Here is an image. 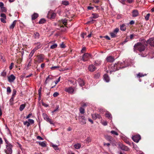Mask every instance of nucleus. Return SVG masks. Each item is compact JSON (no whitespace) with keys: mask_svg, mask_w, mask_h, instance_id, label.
I'll list each match as a JSON object with an SVG mask.
<instances>
[{"mask_svg":"<svg viewBox=\"0 0 154 154\" xmlns=\"http://www.w3.org/2000/svg\"><path fill=\"white\" fill-rule=\"evenodd\" d=\"M144 39L141 41V42L137 43L134 45V51L136 50H138L140 51H144L146 45V42H144Z\"/></svg>","mask_w":154,"mask_h":154,"instance_id":"f257e3e1","label":"nucleus"},{"mask_svg":"<svg viewBox=\"0 0 154 154\" xmlns=\"http://www.w3.org/2000/svg\"><path fill=\"white\" fill-rule=\"evenodd\" d=\"M78 118L80 124L84 125L86 123V119L83 115H81V114H79Z\"/></svg>","mask_w":154,"mask_h":154,"instance_id":"f03ea898","label":"nucleus"},{"mask_svg":"<svg viewBox=\"0 0 154 154\" xmlns=\"http://www.w3.org/2000/svg\"><path fill=\"white\" fill-rule=\"evenodd\" d=\"M12 146L11 144L6 145L5 152L6 154H11L12 152Z\"/></svg>","mask_w":154,"mask_h":154,"instance_id":"7ed1b4c3","label":"nucleus"},{"mask_svg":"<svg viewBox=\"0 0 154 154\" xmlns=\"http://www.w3.org/2000/svg\"><path fill=\"white\" fill-rule=\"evenodd\" d=\"M90 58H92V56L90 54L88 53L84 54L83 57L82 59L84 61H88Z\"/></svg>","mask_w":154,"mask_h":154,"instance_id":"20e7f679","label":"nucleus"},{"mask_svg":"<svg viewBox=\"0 0 154 154\" xmlns=\"http://www.w3.org/2000/svg\"><path fill=\"white\" fill-rule=\"evenodd\" d=\"M119 63L118 64L116 63L113 65V66H112L111 68L112 69L110 71V73H111V72H112L115 71L119 69L118 66L119 67Z\"/></svg>","mask_w":154,"mask_h":154,"instance_id":"39448f33","label":"nucleus"},{"mask_svg":"<svg viewBox=\"0 0 154 154\" xmlns=\"http://www.w3.org/2000/svg\"><path fill=\"white\" fill-rule=\"evenodd\" d=\"M141 137L139 135H134L132 137V139L134 141L138 143Z\"/></svg>","mask_w":154,"mask_h":154,"instance_id":"423d86ee","label":"nucleus"},{"mask_svg":"<svg viewBox=\"0 0 154 154\" xmlns=\"http://www.w3.org/2000/svg\"><path fill=\"white\" fill-rule=\"evenodd\" d=\"M56 16V14L52 12H49L48 14L47 17L48 18L51 19H54Z\"/></svg>","mask_w":154,"mask_h":154,"instance_id":"0eeeda50","label":"nucleus"},{"mask_svg":"<svg viewBox=\"0 0 154 154\" xmlns=\"http://www.w3.org/2000/svg\"><path fill=\"white\" fill-rule=\"evenodd\" d=\"M37 60L35 62L38 63H40L42 62L43 60V57L42 55H39L37 56Z\"/></svg>","mask_w":154,"mask_h":154,"instance_id":"6e6552de","label":"nucleus"},{"mask_svg":"<svg viewBox=\"0 0 154 154\" xmlns=\"http://www.w3.org/2000/svg\"><path fill=\"white\" fill-rule=\"evenodd\" d=\"M65 91L69 93L72 94L74 91V89L71 87L69 88H66L65 89Z\"/></svg>","mask_w":154,"mask_h":154,"instance_id":"1a4fd4ad","label":"nucleus"},{"mask_svg":"<svg viewBox=\"0 0 154 154\" xmlns=\"http://www.w3.org/2000/svg\"><path fill=\"white\" fill-rule=\"evenodd\" d=\"M44 118L46 121L49 123L51 124L54 125L53 122L47 115H45L44 116Z\"/></svg>","mask_w":154,"mask_h":154,"instance_id":"9d476101","label":"nucleus"},{"mask_svg":"<svg viewBox=\"0 0 154 154\" xmlns=\"http://www.w3.org/2000/svg\"><path fill=\"white\" fill-rule=\"evenodd\" d=\"M93 35V34L92 33V32H91L90 33L88 34L87 35V33H83L81 34V37L82 38H85L88 37V38H91V37L92 35Z\"/></svg>","mask_w":154,"mask_h":154,"instance_id":"9b49d317","label":"nucleus"},{"mask_svg":"<svg viewBox=\"0 0 154 154\" xmlns=\"http://www.w3.org/2000/svg\"><path fill=\"white\" fill-rule=\"evenodd\" d=\"M146 43V45L149 44L151 46H154V39H148Z\"/></svg>","mask_w":154,"mask_h":154,"instance_id":"f8f14e48","label":"nucleus"},{"mask_svg":"<svg viewBox=\"0 0 154 154\" xmlns=\"http://www.w3.org/2000/svg\"><path fill=\"white\" fill-rule=\"evenodd\" d=\"M132 16L133 17H136L139 15V12L137 10H134L132 12Z\"/></svg>","mask_w":154,"mask_h":154,"instance_id":"ddd939ff","label":"nucleus"},{"mask_svg":"<svg viewBox=\"0 0 154 154\" xmlns=\"http://www.w3.org/2000/svg\"><path fill=\"white\" fill-rule=\"evenodd\" d=\"M88 69L90 71L93 72L96 70V68L92 64L89 66Z\"/></svg>","mask_w":154,"mask_h":154,"instance_id":"4468645a","label":"nucleus"},{"mask_svg":"<svg viewBox=\"0 0 154 154\" xmlns=\"http://www.w3.org/2000/svg\"><path fill=\"white\" fill-rule=\"evenodd\" d=\"M8 80L10 82H13L15 79V76L13 75H11L10 76L8 77Z\"/></svg>","mask_w":154,"mask_h":154,"instance_id":"2eb2a0df","label":"nucleus"},{"mask_svg":"<svg viewBox=\"0 0 154 154\" xmlns=\"http://www.w3.org/2000/svg\"><path fill=\"white\" fill-rule=\"evenodd\" d=\"M78 82L79 85L81 87H82L85 85V83L84 81L80 78H79L78 79Z\"/></svg>","mask_w":154,"mask_h":154,"instance_id":"dca6fc26","label":"nucleus"},{"mask_svg":"<svg viewBox=\"0 0 154 154\" xmlns=\"http://www.w3.org/2000/svg\"><path fill=\"white\" fill-rule=\"evenodd\" d=\"M121 149L123 150L128 151L129 150V148L127 146L123 145H120Z\"/></svg>","mask_w":154,"mask_h":154,"instance_id":"f3484780","label":"nucleus"},{"mask_svg":"<svg viewBox=\"0 0 154 154\" xmlns=\"http://www.w3.org/2000/svg\"><path fill=\"white\" fill-rule=\"evenodd\" d=\"M106 60L107 62H112L114 60V57L111 56H109L107 57L106 58Z\"/></svg>","mask_w":154,"mask_h":154,"instance_id":"a211bd4d","label":"nucleus"},{"mask_svg":"<svg viewBox=\"0 0 154 154\" xmlns=\"http://www.w3.org/2000/svg\"><path fill=\"white\" fill-rule=\"evenodd\" d=\"M103 79L106 82H109V78L108 75L105 74L103 75Z\"/></svg>","mask_w":154,"mask_h":154,"instance_id":"6ab92c4d","label":"nucleus"},{"mask_svg":"<svg viewBox=\"0 0 154 154\" xmlns=\"http://www.w3.org/2000/svg\"><path fill=\"white\" fill-rule=\"evenodd\" d=\"M51 146L57 152H58L60 151L58 147V146L52 143L51 144Z\"/></svg>","mask_w":154,"mask_h":154,"instance_id":"aec40b11","label":"nucleus"},{"mask_svg":"<svg viewBox=\"0 0 154 154\" xmlns=\"http://www.w3.org/2000/svg\"><path fill=\"white\" fill-rule=\"evenodd\" d=\"M105 138L106 140L110 142L112 141L113 139L112 137L108 135L105 136Z\"/></svg>","mask_w":154,"mask_h":154,"instance_id":"412c9836","label":"nucleus"},{"mask_svg":"<svg viewBox=\"0 0 154 154\" xmlns=\"http://www.w3.org/2000/svg\"><path fill=\"white\" fill-rule=\"evenodd\" d=\"M105 116L108 118L111 119L112 118V116L111 114L108 112H106L105 114Z\"/></svg>","mask_w":154,"mask_h":154,"instance_id":"4be33fe9","label":"nucleus"},{"mask_svg":"<svg viewBox=\"0 0 154 154\" xmlns=\"http://www.w3.org/2000/svg\"><path fill=\"white\" fill-rule=\"evenodd\" d=\"M16 22V20H15L13 21L12 24L9 27L10 29H13L14 28L15 26Z\"/></svg>","mask_w":154,"mask_h":154,"instance_id":"5701e85b","label":"nucleus"},{"mask_svg":"<svg viewBox=\"0 0 154 154\" xmlns=\"http://www.w3.org/2000/svg\"><path fill=\"white\" fill-rule=\"evenodd\" d=\"M38 17V14L37 13H34L32 16V20H35Z\"/></svg>","mask_w":154,"mask_h":154,"instance_id":"b1692460","label":"nucleus"},{"mask_svg":"<svg viewBox=\"0 0 154 154\" xmlns=\"http://www.w3.org/2000/svg\"><path fill=\"white\" fill-rule=\"evenodd\" d=\"M81 146V145L80 144L78 143L74 144V147L75 149H78L80 148Z\"/></svg>","mask_w":154,"mask_h":154,"instance_id":"393cba45","label":"nucleus"},{"mask_svg":"<svg viewBox=\"0 0 154 154\" xmlns=\"http://www.w3.org/2000/svg\"><path fill=\"white\" fill-rule=\"evenodd\" d=\"M120 29L122 31H125L126 29V26L125 24H122L120 26Z\"/></svg>","mask_w":154,"mask_h":154,"instance_id":"a878e982","label":"nucleus"},{"mask_svg":"<svg viewBox=\"0 0 154 154\" xmlns=\"http://www.w3.org/2000/svg\"><path fill=\"white\" fill-rule=\"evenodd\" d=\"M80 113L79 114H81V115H83L85 113V110L84 108L81 107L79 109Z\"/></svg>","mask_w":154,"mask_h":154,"instance_id":"bb28decb","label":"nucleus"},{"mask_svg":"<svg viewBox=\"0 0 154 154\" xmlns=\"http://www.w3.org/2000/svg\"><path fill=\"white\" fill-rule=\"evenodd\" d=\"M116 34H116V33H114V32L113 31L112 32H111L110 33V35L112 38H114L116 37Z\"/></svg>","mask_w":154,"mask_h":154,"instance_id":"cd10ccee","label":"nucleus"},{"mask_svg":"<svg viewBox=\"0 0 154 154\" xmlns=\"http://www.w3.org/2000/svg\"><path fill=\"white\" fill-rule=\"evenodd\" d=\"M146 74H143L142 73H139L138 74H137V77L140 78L143 77L145 75H146Z\"/></svg>","mask_w":154,"mask_h":154,"instance_id":"c85d7f7f","label":"nucleus"},{"mask_svg":"<svg viewBox=\"0 0 154 154\" xmlns=\"http://www.w3.org/2000/svg\"><path fill=\"white\" fill-rule=\"evenodd\" d=\"M38 143L39 145L42 147H45L46 146V145L44 142H38Z\"/></svg>","mask_w":154,"mask_h":154,"instance_id":"c756f323","label":"nucleus"},{"mask_svg":"<svg viewBox=\"0 0 154 154\" xmlns=\"http://www.w3.org/2000/svg\"><path fill=\"white\" fill-rule=\"evenodd\" d=\"M94 64L96 66H99L100 65L101 63V61L100 60H97L96 61H95V62Z\"/></svg>","mask_w":154,"mask_h":154,"instance_id":"7c9ffc66","label":"nucleus"},{"mask_svg":"<svg viewBox=\"0 0 154 154\" xmlns=\"http://www.w3.org/2000/svg\"><path fill=\"white\" fill-rule=\"evenodd\" d=\"M25 106L24 104H22L20 106L19 109L20 111H22L25 108Z\"/></svg>","mask_w":154,"mask_h":154,"instance_id":"2f4dec72","label":"nucleus"},{"mask_svg":"<svg viewBox=\"0 0 154 154\" xmlns=\"http://www.w3.org/2000/svg\"><path fill=\"white\" fill-rule=\"evenodd\" d=\"M46 21V20L45 19L43 18L41 19L39 21V23L40 24H43Z\"/></svg>","mask_w":154,"mask_h":154,"instance_id":"473e14b6","label":"nucleus"},{"mask_svg":"<svg viewBox=\"0 0 154 154\" xmlns=\"http://www.w3.org/2000/svg\"><path fill=\"white\" fill-rule=\"evenodd\" d=\"M0 8L2 12H7V9L4 6L2 7H1Z\"/></svg>","mask_w":154,"mask_h":154,"instance_id":"72a5a7b5","label":"nucleus"},{"mask_svg":"<svg viewBox=\"0 0 154 154\" xmlns=\"http://www.w3.org/2000/svg\"><path fill=\"white\" fill-rule=\"evenodd\" d=\"M61 22L64 26H66L67 25V20H61Z\"/></svg>","mask_w":154,"mask_h":154,"instance_id":"f704fd0d","label":"nucleus"},{"mask_svg":"<svg viewBox=\"0 0 154 154\" xmlns=\"http://www.w3.org/2000/svg\"><path fill=\"white\" fill-rule=\"evenodd\" d=\"M92 15H93L92 18H93L96 19L98 18L99 17V15L97 14H92Z\"/></svg>","mask_w":154,"mask_h":154,"instance_id":"c9c22d12","label":"nucleus"},{"mask_svg":"<svg viewBox=\"0 0 154 154\" xmlns=\"http://www.w3.org/2000/svg\"><path fill=\"white\" fill-rule=\"evenodd\" d=\"M62 4L65 5H67L69 4V2L68 1H64L62 2Z\"/></svg>","mask_w":154,"mask_h":154,"instance_id":"e433bc0d","label":"nucleus"},{"mask_svg":"<svg viewBox=\"0 0 154 154\" xmlns=\"http://www.w3.org/2000/svg\"><path fill=\"white\" fill-rule=\"evenodd\" d=\"M41 46L40 45H38L32 51H33L34 53H35V51L37 50L38 49L40 48L41 47Z\"/></svg>","mask_w":154,"mask_h":154,"instance_id":"4c0bfd02","label":"nucleus"},{"mask_svg":"<svg viewBox=\"0 0 154 154\" xmlns=\"http://www.w3.org/2000/svg\"><path fill=\"white\" fill-rule=\"evenodd\" d=\"M52 79V78H50V76H48L46 79V80L45 82V84H46L48 83V81Z\"/></svg>","mask_w":154,"mask_h":154,"instance_id":"58836bf2","label":"nucleus"},{"mask_svg":"<svg viewBox=\"0 0 154 154\" xmlns=\"http://www.w3.org/2000/svg\"><path fill=\"white\" fill-rule=\"evenodd\" d=\"M126 1V2H128V3H131L132 2H133L134 1L133 0H126V1L125 0H123L122 2V3H124Z\"/></svg>","mask_w":154,"mask_h":154,"instance_id":"ea45409f","label":"nucleus"},{"mask_svg":"<svg viewBox=\"0 0 154 154\" xmlns=\"http://www.w3.org/2000/svg\"><path fill=\"white\" fill-rule=\"evenodd\" d=\"M150 15V14L149 13L147 14L146 16H145V19L147 21L149 20V17Z\"/></svg>","mask_w":154,"mask_h":154,"instance_id":"a19ab883","label":"nucleus"},{"mask_svg":"<svg viewBox=\"0 0 154 154\" xmlns=\"http://www.w3.org/2000/svg\"><path fill=\"white\" fill-rule=\"evenodd\" d=\"M20 146V149L21 151L19 150L18 153V154H22V153H23V151H24V149H22Z\"/></svg>","mask_w":154,"mask_h":154,"instance_id":"79ce46f5","label":"nucleus"},{"mask_svg":"<svg viewBox=\"0 0 154 154\" xmlns=\"http://www.w3.org/2000/svg\"><path fill=\"white\" fill-rule=\"evenodd\" d=\"M110 133L112 134L115 135H119L117 132L114 131H111Z\"/></svg>","mask_w":154,"mask_h":154,"instance_id":"37998d69","label":"nucleus"},{"mask_svg":"<svg viewBox=\"0 0 154 154\" xmlns=\"http://www.w3.org/2000/svg\"><path fill=\"white\" fill-rule=\"evenodd\" d=\"M7 91L8 94L11 93V90L10 87H8L7 88Z\"/></svg>","mask_w":154,"mask_h":154,"instance_id":"c03bdc74","label":"nucleus"},{"mask_svg":"<svg viewBox=\"0 0 154 154\" xmlns=\"http://www.w3.org/2000/svg\"><path fill=\"white\" fill-rule=\"evenodd\" d=\"M23 124L24 125H26L27 127H28L30 125L29 123L27 121L24 122Z\"/></svg>","mask_w":154,"mask_h":154,"instance_id":"a18cd8bd","label":"nucleus"},{"mask_svg":"<svg viewBox=\"0 0 154 154\" xmlns=\"http://www.w3.org/2000/svg\"><path fill=\"white\" fill-rule=\"evenodd\" d=\"M57 46V45L56 44H54L51 46L50 48L51 49H54L56 48Z\"/></svg>","mask_w":154,"mask_h":154,"instance_id":"49530a36","label":"nucleus"},{"mask_svg":"<svg viewBox=\"0 0 154 154\" xmlns=\"http://www.w3.org/2000/svg\"><path fill=\"white\" fill-rule=\"evenodd\" d=\"M16 91L15 89H14L13 91V94L12 95V97H15V95L16 94Z\"/></svg>","mask_w":154,"mask_h":154,"instance_id":"de8ad7c7","label":"nucleus"},{"mask_svg":"<svg viewBox=\"0 0 154 154\" xmlns=\"http://www.w3.org/2000/svg\"><path fill=\"white\" fill-rule=\"evenodd\" d=\"M91 138L90 137H88L86 140V143H89L91 142Z\"/></svg>","mask_w":154,"mask_h":154,"instance_id":"09e8293b","label":"nucleus"},{"mask_svg":"<svg viewBox=\"0 0 154 154\" xmlns=\"http://www.w3.org/2000/svg\"><path fill=\"white\" fill-rule=\"evenodd\" d=\"M34 53L33 52V51H31V53H30L29 56V59H31V57H32V56H33V54H34Z\"/></svg>","mask_w":154,"mask_h":154,"instance_id":"8fccbe9b","label":"nucleus"},{"mask_svg":"<svg viewBox=\"0 0 154 154\" xmlns=\"http://www.w3.org/2000/svg\"><path fill=\"white\" fill-rule=\"evenodd\" d=\"M97 115L96 114H92V118L94 119H97Z\"/></svg>","mask_w":154,"mask_h":154,"instance_id":"3c124183","label":"nucleus"},{"mask_svg":"<svg viewBox=\"0 0 154 154\" xmlns=\"http://www.w3.org/2000/svg\"><path fill=\"white\" fill-rule=\"evenodd\" d=\"M119 28H116L113 31L114 32V33H116V34H117V33H118L119 32Z\"/></svg>","mask_w":154,"mask_h":154,"instance_id":"603ef678","label":"nucleus"},{"mask_svg":"<svg viewBox=\"0 0 154 154\" xmlns=\"http://www.w3.org/2000/svg\"><path fill=\"white\" fill-rule=\"evenodd\" d=\"M28 120V122L29 123V124H33L34 123V121L33 119H29Z\"/></svg>","mask_w":154,"mask_h":154,"instance_id":"864d4df0","label":"nucleus"},{"mask_svg":"<svg viewBox=\"0 0 154 154\" xmlns=\"http://www.w3.org/2000/svg\"><path fill=\"white\" fill-rule=\"evenodd\" d=\"M1 16L3 17L2 18H4L5 19H6V17L5 14L4 13H2L1 14Z\"/></svg>","mask_w":154,"mask_h":154,"instance_id":"5fc2aeb1","label":"nucleus"},{"mask_svg":"<svg viewBox=\"0 0 154 154\" xmlns=\"http://www.w3.org/2000/svg\"><path fill=\"white\" fill-rule=\"evenodd\" d=\"M1 75L2 76L5 77L6 75V72L4 71H3L2 72Z\"/></svg>","mask_w":154,"mask_h":154,"instance_id":"6e6d98bb","label":"nucleus"},{"mask_svg":"<svg viewBox=\"0 0 154 154\" xmlns=\"http://www.w3.org/2000/svg\"><path fill=\"white\" fill-rule=\"evenodd\" d=\"M6 19H5L4 18H1L0 19V20H1V21L2 22V23H6V21H5V20Z\"/></svg>","mask_w":154,"mask_h":154,"instance_id":"4d7b16f0","label":"nucleus"},{"mask_svg":"<svg viewBox=\"0 0 154 154\" xmlns=\"http://www.w3.org/2000/svg\"><path fill=\"white\" fill-rule=\"evenodd\" d=\"M100 76V74L99 73H97L94 75V77L96 79H98Z\"/></svg>","mask_w":154,"mask_h":154,"instance_id":"13d9d810","label":"nucleus"},{"mask_svg":"<svg viewBox=\"0 0 154 154\" xmlns=\"http://www.w3.org/2000/svg\"><path fill=\"white\" fill-rule=\"evenodd\" d=\"M59 68V66H53V67H51V69L53 70H54L58 68Z\"/></svg>","mask_w":154,"mask_h":154,"instance_id":"bf43d9fd","label":"nucleus"},{"mask_svg":"<svg viewBox=\"0 0 154 154\" xmlns=\"http://www.w3.org/2000/svg\"><path fill=\"white\" fill-rule=\"evenodd\" d=\"M35 38H38L39 36V34L37 32H35Z\"/></svg>","mask_w":154,"mask_h":154,"instance_id":"052dcab7","label":"nucleus"},{"mask_svg":"<svg viewBox=\"0 0 154 154\" xmlns=\"http://www.w3.org/2000/svg\"><path fill=\"white\" fill-rule=\"evenodd\" d=\"M28 61H29V62L28 65V66L29 67L30 66H31V63L32 62V60L31 59H29L28 60Z\"/></svg>","mask_w":154,"mask_h":154,"instance_id":"680f3d73","label":"nucleus"},{"mask_svg":"<svg viewBox=\"0 0 154 154\" xmlns=\"http://www.w3.org/2000/svg\"><path fill=\"white\" fill-rule=\"evenodd\" d=\"M60 47L62 48H64L65 47V46L63 42H62L60 45Z\"/></svg>","mask_w":154,"mask_h":154,"instance_id":"e2e57ef3","label":"nucleus"},{"mask_svg":"<svg viewBox=\"0 0 154 154\" xmlns=\"http://www.w3.org/2000/svg\"><path fill=\"white\" fill-rule=\"evenodd\" d=\"M14 65V63H11L10 66H9V69L11 70V69Z\"/></svg>","mask_w":154,"mask_h":154,"instance_id":"0e129e2a","label":"nucleus"},{"mask_svg":"<svg viewBox=\"0 0 154 154\" xmlns=\"http://www.w3.org/2000/svg\"><path fill=\"white\" fill-rule=\"evenodd\" d=\"M59 94L57 92H55L53 94V96L54 97H56L58 96Z\"/></svg>","mask_w":154,"mask_h":154,"instance_id":"69168bd1","label":"nucleus"},{"mask_svg":"<svg viewBox=\"0 0 154 154\" xmlns=\"http://www.w3.org/2000/svg\"><path fill=\"white\" fill-rule=\"evenodd\" d=\"M60 77H59V78L55 82V85H56L59 82H60Z\"/></svg>","mask_w":154,"mask_h":154,"instance_id":"338daca9","label":"nucleus"},{"mask_svg":"<svg viewBox=\"0 0 154 154\" xmlns=\"http://www.w3.org/2000/svg\"><path fill=\"white\" fill-rule=\"evenodd\" d=\"M85 50L86 48L85 47H83L81 51V52L82 53H83L85 51Z\"/></svg>","mask_w":154,"mask_h":154,"instance_id":"774afa93","label":"nucleus"}]
</instances>
